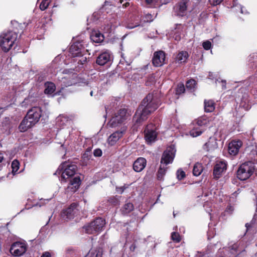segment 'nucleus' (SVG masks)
I'll list each match as a JSON object with an SVG mask.
<instances>
[{
    "instance_id": "nucleus-1",
    "label": "nucleus",
    "mask_w": 257,
    "mask_h": 257,
    "mask_svg": "<svg viewBox=\"0 0 257 257\" xmlns=\"http://www.w3.org/2000/svg\"><path fill=\"white\" fill-rule=\"evenodd\" d=\"M160 100L157 93H149L142 101L133 117V130L138 127L145 121L148 116L155 111L160 105Z\"/></svg>"
},
{
    "instance_id": "nucleus-59",
    "label": "nucleus",
    "mask_w": 257,
    "mask_h": 257,
    "mask_svg": "<svg viewBox=\"0 0 257 257\" xmlns=\"http://www.w3.org/2000/svg\"><path fill=\"white\" fill-rule=\"evenodd\" d=\"M114 201H113V203H116L117 202V200L115 198H114ZM111 202H112V201H111Z\"/></svg>"
},
{
    "instance_id": "nucleus-50",
    "label": "nucleus",
    "mask_w": 257,
    "mask_h": 257,
    "mask_svg": "<svg viewBox=\"0 0 257 257\" xmlns=\"http://www.w3.org/2000/svg\"><path fill=\"white\" fill-rule=\"evenodd\" d=\"M208 78L209 79H213V74L211 72H209V75H208Z\"/></svg>"
},
{
    "instance_id": "nucleus-34",
    "label": "nucleus",
    "mask_w": 257,
    "mask_h": 257,
    "mask_svg": "<svg viewBox=\"0 0 257 257\" xmlns=\"http://www.w3.org/2000/svg\"><path fill=\"white\" fill-rule=\"evenodd\" d=\"M203 131L199 128H194L190 132V134L193 137H196L200 136L202 133Z\"/></svg>"
},
{
    "instance_id": "nucleus-5",
    "label": "nucleus",
    "mask_w": 257,
    "mask_h": 257,
    "mask_svg": "<svg viewBox=\"0 0 257 257\" xmlns=\"http://www.w3.org/2000/svg\"><path fill=\"white\" fill-rule=\"evenodd\" d=\"M77 166L75 165H69L65 162L62 164L57 171V173L61 174V180H66L67 179L73 176L76 173Z\"/></svg>"
},
{
    "instance_id": "nucleus-44",
    "label": "nucleus",
    "mask_w": 257,
    "mask_h": 257,
    "mask_svg": "<svg viewBox=\"0 0 257 257\" xmlns=\"http://www.w3.org/2000/svg\"><path fill=\"white\" fill-rule=\"evenodd\" d=\"M93 154L95 157H100L102 155V151L100 149H95L93 152Z\"/></svg>"
},
{
    "instance_id": "nucleus-43",
    "label": "nucleus",
    "mask_w": 257,
    "mask_h": 257,
    "mask_svg": "<svg viewBox=\"0 0 257 257\" xmlns=\"http://www.w3.org/2000/svg\"><path fill=\"white\" fill-rule=\"evenodd\" d=\"M210 4L213 6H216L220 4L223 0H209Z\"/></svg>"
},
{
    "instance_id": "nucleus-49",
    "label": "nucleus",
    "mask_w": 257,
    "mask_h": 257,
    "mask_svg": "<svg viewBox=\"0 0 257 257\" xmlns=\"http://www.w3.org/2000/svg\"><path fill=\"white\" fill-rule=\"evenodd\" d=\"M240 13H241V14H246V13H247V12H246V11L243 10V8H242V7H240Z\"/></svg>"
},
{
    "instance_id": "nucleus-61",
    "label": "nucleus",
    "mask_w": 257,
    "mask_h": 257,
    "mask_svg": "<svg viewBox=\"0 0 257 257\" xmlns=\"http://www.w3.org/2000/svg\"><path fill=\"white\" fill-rule=\"evenodd\" d=\"M85 155H86V153L85 154H84V155H83L84 157H85Z\"/></svg>"
},
{
    "instance_id": "nucleus-14",
    "label": "nucleus",
    "mask_w": 257,
    "mask_h": 257,
    "mask_svg": "<svg viewBox=\"0 0 257 257\" xmlns=\"http://www.w3.org/2000/svg\"><path fill=\"white\" fill-rule=\"evenodd\" d=\"M81 183V179L79 176L74 177L70 180V183L65 190L67 193H73L75 192L79 187Z\"/></svg>"
},
{
    "instance_id": "nucleus-46",
    "label": "nucleus",
    "mask_w": 257,
    "mask_h": 257,
    "mask_svg": "<svg viewBox=\"0 0 257 257\" xmlns=\"http://www.w3.org/2000/svg\"><path fill=\"white\" fill-rule=\"evenodd\" d=\"M127 187H125L124 186H122V187H120L119 188H116V190L118 192L120 193H122L124 189L126 188Z\"/></svg>"
},
{
    "instance_id": "nucleus-40",
    "label": "nucleus",
    "mask_w": 257,
    "mask_h": 257,
    "mask_svg": "<svg viewBox=\"0 0 257 257\" xmlns=\"http://www.w3.org/2000/svg\"><path fill=\"white\" fill-rule=\"evenodd\" d=\"M177 176L179 180H182L185 177V173L183 171L179 169L177 172Z\"/></svg>"
},
{
    "instance_id": "nucleus-55",
    "label": "nucleus",
    "mask_w": 257,
    "mask_h": 257,
    "mask_svg": "<svg viewBox=\"0 0 257 257\" xmlns=\"http://www.w3.org/2000/svg\"><path fill=\"white\" fill-rule=\"evenodd\" d=\"M94 91L93 90H91V91L90 92V95L92 96H93L94 95Z\"/></svg>"
},
{
    "instance_id": "nucleus-30",
    "label": "nucleus",
    "mask_w": 257,
    "mask_h": 257,
    "mask_svg": "<svg viewBox=\"0 0 257 257\" xmlns=\"http://www.w3.org/2000/svg\"><path fill=\"white\" fill-rule=\"evenodd\" d=\"M166 170L167 168L164 166V165L161 164L157 173V178L158 180H161L163 179Z\"/></svg>"
},
{
    "instance_id": "nucleus-31",
    "label": "nucleus",
    "mask_w": 257,
    "mask_h": 257,
    "mask_svg": "<svg viewBox=\"0 0 257 257\" xmlns=\"http://www.w3.org/2000/svg\"><path fill=\"white\" fill-rule=\"evenodd\" d=\"M196 85V81L194 79H190L187 81L186 87L187 89L191 91H194Z\"/></svg>"
},
{
    "instance_id": "nucleus-56",
    "label": "nucleus",
    "mask_w": 257,
    "mask_h": 257,
    "mask_svg": "<svg viewBox=\"0 0 257 257\" xmlns=\"http://www.w3.org/2000/svg\"><path fill=\"white\" fill-rule=\"evenodd\" d=\"M208 206H209V203H207V202H206L204 205V207L205 208H206V207H207Z\"/></svg>"
},
{
    "instance_id": "nucleus-16",
    "label": "nucleus",
    "mask_w": 257,
    "mask_h": 257,
    "mask_svg": "<svg viewBox=\"0 0 257 257\" xmlns=\"http://www.w3.org/2000/svg\"><path fill=\"white\" fill-rule=\"evenodd\" d=\"M62 88L68 87L77 83L76 75L74 74L62 77L60 80Z\"/></svg>"
},
{
    "instance_id": "nucleus-41",
    "label": "nucleus",
    "mask_w": 257,
    "mask_h": 257,
    "mask_svg": "<svg viewBox=\"0 0 257 257\" xmlns=\"http://www.w3.org/2000/svg\"><path fill=\"white\" fill-rule=\"evenodd\" d=\"M202 46L205 50H208L211 47V43L208 40L206 41L203 43Z\"/></svg>"
},
{
    "instance_id": "nucleus-32",
    "label": "nucleus",
    "mask_w": 257,
    "mask_h": 257,
    "mask_svg": "<svg viewBox=\"0 0 257 257\" xmlns=\"http://www.w3.org/2000/svg\"><path fill=\"white\" fill-rule=\"evenodd\" d=\"M85 257H101V252L99 250L91 249Z\"/></svg>"
},
{
    "instance_id": "nucleus-17",
    "label": "nucleus",
    "mask_w": 257,
    "mask_h": 257,
    "mask_svg": "<svg viewBox=\"0 0 257 257\" xmlns=\"http://www.w3.org/2000/svg\"><path fill=\"white\" fill-rule=\"evenodd\" d=\"M226 164L224 161H220L217 163L214 166L213 175L214 178L218 179L222 173L226 169Z\"/></svg>"
},
{
    "instance_id": "nucleus-45",
    "label": "nucleus",
    "mask_w": 257,
    "mask_h": 257,
    "mask_svg": "<svg viewBox=\"0 0 257 257\" xmlns=\"http://www.w3.org/2000/svg\"><path fill=\"white\" fill-rule=\"evenodd\" d=\"M81 58L78 60V63L79 64H83L86 62V58L85 57H83L82 55H81Z\"/></svg>"
},
{
    "instance_id": "nucleus-20",
    "label": "nucleus",
    "mask_w": 257,
    "mask_h": 257,
    "mask_svg": "<svg viewBox=\"0 0 257 257\" xmlns=\"http://www.w3.org/2000/svg\"><path fill=\"white\" fill-rule=\"evenodd\" d=\"M110 60V53L109 51H105L100 54L97 58L96 62L99 65H104Z\"/></svg>"
},
{
    "instance_id": "nucleus-9",
    "label": "nucleus",
    "mask_w": 257,
    "mask_h": 257,
    "mask_svg": "<svg viewBox=\"0 0 257 257\" xmlns=\"http://www.w3.org/2000/svg\"><path fill=\"white\" fill-rule=\"evenodd\" d=\"M156 129V126L152 123L147 125L144 133L145 138L148 144H151L156 141L157 136Z\"/></svg>"
},
{
    "instance_id": "nucleus-25",
    "label": "nucleus",
    "mask_w": 257,
    "mask_h": 257,
    "mask_svg": "<svg viewBox=\"0 0 257 257\" xmlns=\"http://www.w3.org/2000/svg\"><path fill=\"white\" fill-rule=\"evenodd\" d=\"M188 57L189 54L188 52L186 51H182L177 54L175 59L176 61L178 63H185L186 62Z\"/></svg>"
},
{
    "instance_id": "nucleus-53",
    "label": "nucleus",
    "mask_w": 257,
    "mask_h": 257,
    "mask_svg": "<svg viewBox=\"0 0 257 257\" xmlns=\"http://www.w3.org/2000/svg\"><path fill=\"white\" fill-rule=\"evenodd\" d=\"M210 231H209V232H208V239H210L211 238H212L213 237L210 235Z\"/></svg>"
},
{
    "instance_id": "nucleus-27",
    "label": "nucleus",
    "mask_w": 257,
    "mask_h": 257,
    "mask_svg": "<svg viewBox=\"0 0 257 257\" xmlns=\"http://www.w3.org/2000/svg\"><path fill=\"white\" fill-rule=\"evenodd\" d=\"M45 89L44 91L46 94H51L55 90V85L52 82H47L45 83Z\"/></svg>"
},
{
    "instance_id": "nucleus-2",
    "label": "nucleus",
    "mask_w": 257,
    "mask_h": 257,
    "mask_svg": "<svg viewBox=\"0 0 257 257\" xmlns=\"http://www.w3.org/2000/svg\"><path fill=\"white\" fill-rule=\"evenodd\" d=\"M41 116V110L39 107H34L30 109L20 123L19 128L22 132L27 131L38 122Z\"/></svg>"
},
{
    "instance_id": "nucleus-52",
    "label": "nucleus",
    "mask_w": 257,
    "mask_h": 257,
    "mask_svg": "<svg viewBox=\"0 0 257 257\" xmlns=\"http://www.w3.org/2000/svg\"><path fill=\"white\" fill-rule=\"evenodd\" d=\"M139 26V24H138L135 26H128V28H130V29H133V28H134L137 26Z\"/></svg>"
},
{
    "instance_id": "nucleus-24",
    "label": "nucleus",
    "mask_w": 257,
    "mask_h": 257,
    "mask_svg": "<svg viewBox=\"0 0 257 257\" xmlns=\"http://www.w3.org/2000/svg\"><path fill=\"white\" fill-rule=\"evenodd\" d=\"M90 38L93 42L99 43L103 41L104 37L99 31H94L91 34Z\"/></svg>"
},
{
    "instance_id": "nucleus-12",
    "label": "nucleus",
    "mask_w": 257,
    "mask_h": 257,
    "mask_svg": "<svg viewBox=\"0 0 257 257\" xmlns=\"http://www.w3.org/2000/svg\"><path fill=\"white\" fill-rule=\"evenodd\" d=\"M175 150L173 147L167 148L164 151L161 161L162 164L167 165L172 163L175 157Z\"/></svg>"
},
{
    "instance_id": "nucleus-3",
    "label": "nucleus",
    "mask_w": 257,
    "mask_h": 257,
    "mask_svg": "<svg viewBox=\"0 0 257 257\" xmlns=\"http://www.w3.org/2000/svg\"><path fill=\"white\" fill-rule=\"evenodd\" d=\"M0 46L2 50L8 52L13 46L17 38V34L12 31L3 32L1 35Z\"/></svg>"
},
{
    "instance_id": "nucleus-54",
    "label": "nucleus",
    "mask_w": 257,
    "mask_h": 257,
    "mask_svg": "<svg viewBox=\"0 0 257 257\" xmlns=\"http://www.w3.org/2000/svg\"><path fill=\"white\" fill-rule=\"evenodd\" d=\"M245 226H246V227L247 229H248V228H249V227H250V225L249 223H246V224H245Z\"/></svg>"
},
{
    "instance_id": "nucleus-62",
    "label": "nucleus",
    "mask_w": 257,
    "mask_h": 257,
    "mask_svg": "<svg viewBox=\"0 0 257 257\" xmlns=\"http://www.w3.org/2000/svg\"><path fill=\"white\" fill-rule=\"evenodd\" d=\"M173 215H174V216H175V214L174 212L173 213Z\"/></svg>"
},
{
    "instance_id": "nucleus-57",
    "label": "nucleus",
    "mask_w": 257,
    "mask_h": 257,
    "mask_svg": "<svg viewBox=\"0 0 257 257\" xmlns=\"http://www.w3.org/2000/svg\"><path fill=\"white\" fill-rule=\"evenodd\" d=\"M135 248V246H134L133 245H132V246H131L130 247V249H131V250H134Z\"/></svg>"
},
{
    "instance_id": "nucleus-26",
    "label": "nucleus",
    "mask_w": 257,
    "mask_h": 257,
    "mask_svg": "<svg viewBox=\"0 0 257 257\" xmlns=\"http://www.w3.org/2000/svg\"><path fill=\"white\" fill-rule=\"evenodd\" d=\"M215 109V104L213 100H209L204 101V109L207 112H212Z\"/></svg>"
},
{
    "instance_id": "nucleus-29",
    "label": "nucleus",
    "mask_w": 257,
    "mask_h": 257,
    "mask_svg": "<svg viewBox=\"0 0 257 257\" xmlns=\"http://www.w3.org/2000/svg\"><path fill=\"white\" fill-rule=\"evenodd\" d=\"M134 209V205L132 203H126L121 209L122 213L124 214H127Z\"/></svg>"
},
{
    "instance_id": "nucleus-48",
    "label": "nucleus",
    "mask_w": 257,
    "mask_h": 257,
    "mask_svg": "<svg viewBox=\"0 0 257 257\" xmlns=\"http://www.w3.org/2000/svg\"><path fill=\"white\" fill-rule=\"evenodd\" d=\"M4 160V156L3 154L0 152V163L2 162Z\"/></svg>"
},
{
    "instance_id": "nucleus-37",
    "label": "nucleus",
    "mask_w": 257,
    "mask_h": 257,
    "mask_svg": "<svg viewBox=\"0 0 257 257\" xmlns=\"http://www.w3.org/2000/svg\"><path fill=\"white\" fill-rule=\"evenodd\" d=\"M172 239L176 242H179L181 241V237L179 234L176 232H173L171 234Z\"/></svg>"
},
{
    "instance_id": "nucleus-39",
    "label": "nucleus",
    "mask_w": 257,
    "mask_h": 257,
    "mask_svg": "<svg viewBox=\"0 0 257 257\" xmlns=\"http://www.w3.org/2000/svg\"><path fill=\"white\" fill-rule=\"evenodd\" d=\"M185 90V89L184 84H179L178 85L177 87L176 88V94H181L184 93Z\"/></svg>"
},
{
    "instance_id": "nucleus-6",
    "label": "nucleus",
    "mask_w": 257,
    "mask_h": 257,
    "mask_svg": "<svg viewBox=\"0 0 257 257\" xmlns=\"http://www.w3.org/2000/svg\"><path fill=\"white\" fill-rule=\"evenodd\" d=\"M105 224V220L100 217L96 218L88 225L84 227L85 231L88 234L98 233L101 231Z\"/></svg>"
},
{
    "instance_id": "nucleus-15",
    "label": "nucleus",
    "mask_w": 257,
    "mask_h": 257,
    "mask_svg": "<svg viewBox=\"0 0 257 257\" xmlns=\"http://www.w3.org/2000/svg\"><path fill=\"white\" fill-rule=\"evenodd\" d=\"M126 131V128L122 127L120 130L116 131L112 134L108 138L107 142L110 146L114 145L121 138Z\"/></svg>"
},
{
    "instance_id": "nucleus-13",
    "label": "nucleus",
    "mask_w": 257,
    "mask_h": 257,
    "mask_svg": "<svg viewBox=\"0 0 257 257\" xmlns=\"http://www.w3.org/2000/svg\"><path fill=\"white\" fill-rule=\"evenodd\" d=\"M166 54L162 51H158L154 52L152 59V63L156 67H160L163 65L166 62Z\"/></svg>"
},
{
    "instance_id": "nucleus-42",
    "label": "nucleus",
    "mask_w": 257,
    "mask_h": 257,
    "mask_svg": "<svg viewBox=\"0 0 257 257\" xmlns=\"http://www.w3.org/2000/svg\"><path fill=\"white\" fill-rule=\"evenodd\" d=\"M161 0H146V3L151 6H155Z\"/></svg>"
},
{
    "instance_id": "nucleus-36",
    "label": "nucleus",
    "mask_w": 257,
    "mask_h": 257,
    "mask_svg": "<svg viewBox=\"0 0 257 257\" xmlns=\"http://www.w3.org/2000/svg\"><path fill=\"white\" fill-rule=\"evenodd\" d=\"M12 172L15 173L19 168V163L17 160H14L12 163Z\"/></svg>"
},
{
    "instance_id": "nucleus-10",
    "label": "nucleus",
    "mask_w": 257,
    "mask_h": 257,
    "mask_svg": "<svg viewBox=\"0 0 257 257\" xmlns=\"http://www.w3.org/2000/svg\"><path fill=\"white\" fill-rule=\"evenodd\" d=\"M79 206L76 203H72L62 213V216L68 219L73 218L79 213Z\"/></svg>"
},
{
    "instance_id": "nucleus-7",
    "label": "nucleus",
    "mask_w": 257,
    "mask_h": 257,
    "mask_svg": "<svg viewBox=\"0 0 257 257\" xmlns=\"http://www.w3.org/2000/svg\"><path fill=\"white\" fill-rule=\"evenodd\" d=\"M131 116L130 113L127 111V110L123 108L120 109L115 115L110 119L109 121L110 125L112 127H115L119 124L123 122Z\"/></svg>"
},
{
    "instance_id": "nucleus-19",
    "label": "nucleus",
    "mask_w": 257,
    "mask_h": 257,
    "mask_svg": "<svg viewBox=\"0 0 257 257\" xmlns=\"http://www.w3.org/2000/svg\"><path fill=\"white\" fill-rule=\"evenodd\" d=\"M82 44L79 42L73 44L70 47L69 51L71 56L73 57L81 56Z\"/></svg>"
},
{
    "instance_id": "nucleus-47",
    "label": "nucleus",
    "mask_w": 257,
    "mask_h": 257,
    "mask_svg": "<svg viewBox=\"0 0 257 257\" xmlns=\"http://www.w3.org/2000/svg\"><path fill=\"white\" fill-rule=\"evenodd\" d=\"M41 257H51V254L48 252H45L42 254Z\"/></svg>"
},
{
    "instance_id": "nucleus-4",
    "label": "nucleus",
    "mask_w": 257,
    "mask_h": 257,
    "mask_svg": "<svg viewBox=\"0 0 257 257\" xmlns=\"http://www.w3.org/2000/svg\"><path fill=\"white\" fill-rule=\"evenodd\" d=\"M254 170L253 164L251 162L241 164L237 172V176L241 180H245L253 173Z\"/></svg>"
},
{
    "instance_id": "nucleus-51",
    "label": "nucleus",
    "mask_w": 257,
    "mask_h": 257,
    "mask_svg": "<svg viewBox=\"0 0 257 257\" xmlns=\"http://www.w3.org/2000/svg\"><path fill=\"white\" fill-rule=\"evenodd\" d=\"M221 83H222V88H223V89L225 88H226V86H225L226 83H225V81H222Z\"/></svg>"
},
{
    "instance_id": "nucleus-38",
    "label": "nucleus",
    "mask_w": 257,
    "mask_h": 257,
    "mask_svg": "<svg viewBox=\"0 0 257 257\" xmlns=\"http://www.w3.org/2000/svg\"><path fill=\"white\" fill-rule=\"evenodd\" d=\"M208 122L209 121L206 118H200L197 120V124L199 126H202L204 125H207Z\"/></svg>"
},
{
    "instance_id": "nucleus-11",
    "label": "nucleus",
    "mask_w": 257,
    "mask_h": 257,
    "mask_svg": "<svg viewBox=\"0 0 257 257\" xmlns=\"http://www.w3.org/2000/svg\"><path fill=\"white\" fill-rule=\"evenodd\" d=\"M189 3V0H181L174 7V13L180 17L186 16L187 13V8Z\"/></svg>"
},
{
    "instance_id": "nucleus-58",
    "label": "nucleus",
    "mask_w": 257,
    "mask_h": 257,
    "mask_svg": "<svg viewBox=\"0 0 257 257\" xmlns=\"http://www.w3.org/2000/svg\"><path fill=\"white\" fill-rule=\"evenodd\" d=\"M105 108L106 112V113H108V107L105 106Z\"/></svg>"
},
{
    "instance_id": "nucleus-22",
    "label": "nucleus",
    "mask_w": 257,
    "mask_h": 257,
    "mask_svg": "<svg viewBox=\"0 0 257 257\" xmlns=\"http://www.w3.org/2000/svg\"><path fill=\"white\" fill-rule=\"evenodd\" d=\"M218 147L217 143L214 138H210L207 143L205 144L203 149L208 152H212Z\"/></svg>"
},
{
    "instance_id": "nucleus-28",
    "label": "nucleus",
    "mask_w": 257,
    "mask_h": 257,
    "mask_svg": "<svg viewBox=\"0 0 257 257\" xmlns=\"http://www.w3.org/2000/svg\"><path fill=\"white\" fill-rule=\"evenodd\" d=\"M203 171V167L201 164L197 163H196L193 167V174L194 176H199Z\"/></svg>"
},
{
    "instance_id": "nucleus-63",
    "label": "nucleus",
    "mask_w": 257,
    "mask_h": 257,
    "mask_svg": "<svg viewBox=\"0 0 257 257\" xmlns=\"http://www.w3.org/2000/svg\"><path fill=\"white\" fill-rule=\"evenodd\" d=\"M2 225H0V227H2Z\"/></svg>"
},
{
    "instance_id": "nucleus-8",
    "label": "nucleus",
    "mask_w": 257,
    "mask_h": 257,
    "mask_svg": "<svg viewBox=\"0 0 257 257\" xmlns=\"http://www.w3.org/2000/svg\"><path fill=\"white\" fill-rule=\"evenodd\" d=\"M27 249V244L25 241H16L12 244L10 251L13 256H20L26 252Z\"/></svg>"
},
{
    "instance_id": "nucleus-60",
    "label": "nucleus",
    "mask_w": 257,
    "mask_h": 257,
    "mask_svg": "<svg viewBox=\"0 0 257 257\" xmlns=\"http://www.w3.org/2000/svg\"><path fill=\"white\" fill-rule=\"evenodd\" d=\"M210 211H211V210H207V212H208L209 213H210Z\"/></svg>"
},
{
    "instance_id": "nucleus-35",
    "label": "nucleus",
    "mask_w": 257,
    "mask_h": 257,
    "mask_svg": "<svg viewBox=\"0 0 257 257\" xmlns=\"http://www.w3.org/2000/svg\"><path fill=\"white\" fill-rule=\"evenodd\" d=\"M50 0H43L40 5V9L42 11L45 10L49 5Z\"/></svg>"
},
{
    "instance_id": "nucleus-21",
    "label": "nucleus",
    "mask_w": 257,
    "mask_h": 257,
    "mask_svg": "<svg viewBox=\"0 0 257 257\" xmlns=\"http://www.w3.org/2000/svg\"><path fill=\"white\" fill-rule=\"evenodd\" d=\"M146 160L142 157H140L136 160L133 164L134 170L137 172H141L146 167Z\"/></svg>"
},
{
    "instance_id": "nucleus-23",
    "label": "nucleus",
    "mask_w": 257,
    "mask_h": 257,
    "mask_svg": "<svg viewBox=\"0 0 257 257\" xmlns=\"http://www.w3.org/2000/svg\"><path fill=\"white\" fill-rule=\"evenodd\" d=\"M56 122L58 126L63 127L66 125L70 124L71 122V120L68 116L61 114L57 117Z\"/></svg>"
},
{
    "instance_id": "nucleus-18",
    "label": "nucleus",
    "mask_w": 257,
    "mask_h": 257,
    "mask_svg": "<svg viewBox=\"0 0 257 257\" xmlns=\"http://www.w3.org/2000/svg\"><path fill=\"white\" fill-rule=\"evenodd\" d=\"M242 142L240 140H233L228 145V152L231 155H236L242 146Z\"/></svg>"
},
{
    "instance_id": "nucleus-33",
    "label": "nucleus",
    "mask_w": 257,
    "mask_h": 257,
    "mask_svg": "<svg viewBox=\"0 0 257 257\" xmlns=\"http://www.w3.org/2000/svg\"><path fill=\"white\" fill-rule=\"evenodd\" d=\"M113 6L109 4L108 2H105L104 5L102 7L100 10L102 12H105L106 13H109L110 12L109 9L112 8Z\"/></svg>"
}]
</instances>
